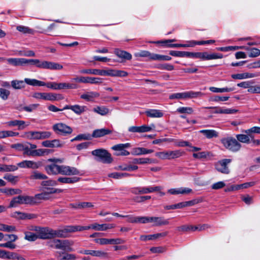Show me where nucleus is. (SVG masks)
<instances>
[{"instance_id":"nucleus-1","label":"nucleus","mask_w":260,"mask_h":260,"mask_svg":"<svg viewBox=\"0 0 260 260\" xmlns=\"http://www.w3.org/2000/svg\"><path fill=\"white\" fill-rule=\"evenodd\" d=\"M48 161L52 162L45 166V170L49 175H61L63 176H74L81 174V172L75 167L67 165H59L57 162L61 161L58 158H50Z\"/></svg>"},{"instance_id":"nucleus-2","label":"nucleus","mask_w":260,"mask_h":260,"mask_svg":"<svg viewBox=\"0 0 260 260\" xmlns=\"http://www.w3.org/2000/svg\"><path fill=\"white\" fill-rule=\"evenodd\" d=\"M47 244L50 248H54L57 249H61L67 251H72L73 250L71 247L73 243L69 240L54 239L48 241Z\"/></svg>"},{"instance_id":"nucleus-3","label":"nucleus","mask_w":260,"mask_h":260,"mask_svg":"<svg viewBox=\"0 0 260 260\" xmlns=\"http://www.w3.org/2000/svg\"><path fill=\"white\" fill-rule=\"evenodd\" d=\"M37 201L32 196H18L13 198L11 201L8 208H13L17 206L18 204L35 205Z\"/></svg>"},{"instance_id":"nucleus-4","label":"nucleus","mask_w":260,"mask_h":260,"mask_svg":"<svg viewBox=\"0 0 260 260\" xmlns=\"http://www.w3.org/2000/svg\"><path fill=\"white\" fill-rule=\"evenodd\" d=\"M91 154L96 157V160L104 164H111L113 158L111 154L106 149H97L91 151Z\"/></svg>"},{"instance_id":"nucleus-5","label":"nucleus","mask_w":260,"mask_h":260,"mask_svg":"<svg viewBox=\"0 0 260 260\" xmlns=\"http://www.w3.org/2000/svg\"><path fill=\"white\" fill-rule=\"evenodd\" d=\"M221 142L226 149L233 152L239 151L241 148V144L237 139L232 137L222 138Z\"/></svg>"},{"instance_id":"nucleus-6","label":"nucleus","mask_w":260,"mask_h":260,"mask_svg":"<svg viewBox=\"0 0 260 260\" xmlns=\"http://www.w3.org/2000/svg\"><path fill=\"white\" fill-rule=\"evenodd\" d=\"M184 154V151L181 150H175L157 152L155 155L161 159H173L179 158Z\"/></svg>"},{"instance_id":"nucleus-7","label":"nucleus","mask_w":260,"mask_h":260,"mask_svg":"<svg viewBox=\"0 0 260 260\" xmlns=\"http://www.w3.org/2000/svg\"><path fill=\"white\" fill-rule=\"evenodd\" d=\"M52 129L56 134L64 136L70 135L73 132V129L71 127L61 122L54 124Z\"/></svg>"},{"instance_id":"nucleus-8","label":"nucleus","mask_w":260,"mask_h":260,"mask_svg":"<svg viewBox=\"0 0 260 260\" xmlns=\"http://www.w3.org/2000/svg\"><path fill=\"white\" fill-rule=\"evenodd\" d=\"M232 162L231 159H223L218 161L215 164V169L219 172L224 174H229L230 170L228 166Z\"/></svg>"},{"instance_id":"nucleus-9","label":"nucleus","mask_w":260,"mask_h":260,"mask_svg":"<svg viewBox=\"0 0 260 260\" xmlns=\"http://www.w3.org/2000/svg\"><path fill=\"white\" fill-rule=\"evenodd\" d=\"M52 133L49 131H30L27 133L30 139L42 140L51 137Z\"/></svg>"},{"instance_id":"nucleus-10","label":"nucleus","mask_w":260,"mask_h":260,"mask_svg":"<svg viewBox=\"0 0 260 260\" xmlns=\"http://www.w3.org/2000/svg\"><path fill=\"white\" fill-rule=\"evenodd\" d=\"M71 81L83 83L100 84L102 82V79L98 77L80 76L72 79Z\"/></svg>"},{"instance_id":"nucleus-11","label":"nucleus","mask_w":260,"mask_h":260,"mask_svg":"<svg viewBox=\"0 0 260 260\" xmlns=\"http://www.w3.org/2000/svg\"><path fill=\"white\" fill-rule=\"evenodd\" d=\"M52 229L48 227L39 226L37 233L38 239L47 240L52 239Z\"/></svg>"},{"instance_id":"nucleus-12","label":"nucleus","mask_w":260,"mask_h":260,"mask_svg":"<svg viewBox=\"0 0 260 260\" xmlns=\"http://www.w3.org/2000/svg\"><path fill=\"white\" fill-rule=\"evenodd\" d=\"M162 189L160 186L137 187L135 189L136 194H145L159 191Z\"/></svg>"},{"instance_id":"nucleus-13","label":"nucleus","mask_w":260,"mask_h":260,"mask_svg":"<svg viewBox=\"0 0 260 260\" xmlns=\"http://www.w3.org/2000/svg\"><path fill=\"white\" fill-rule=\"evenodd\" d=\"M11 216L19 220L31 219L37 217V215L36 214L21 212L19 211L13 212Z\"/></svg>"},{"instance_id":"nucleus-14","label":"nucleus","mask_w":260,"mask_h":260,"mask_svg":"<svg viewBox=\"0 0 260 260\" xmlns=\"http://www.w3.org/2000/svg\"><path fill=\"white\" fill-rule=\"evenodd\" d=\"M6 124L7 126L10 127L17 126L18 130H23L26 126L29 125V123L28 122L27 124H26L25 121L24 120H13L7 121V122H6Z\"/></svg>"},{"instance_id":"nucleus-15","label":"nucleus","mask_w":260,"mask_h":260,"mask_svg":"<svg viewBox=\"0 0 260 260\" xmlns=\"http://www.w3.org/2000/svg\"><path fill=\"white\" fill-rule=\"evenodd\" d=\"M116 226L115 224H100L98 223H94L91 224V225L86 226V227H88L89 230L90 229L100 231H106L108 229H113Z\"/></svg>"},{"instance_id":"nucleus-16","label":"nucleus","mask_w":260,"mask_h":260,"mask_svg":"<svg viewBox=\"0 0 260 260\" xmlns=\"http://www.w3.org/2000/svg\"><path fill=\"white\" fill-rule=\"evenodd\" d=\"M222 58H223V55L221 53H213L209 54L207 52H201L200 59L203 60L221 59Z\"/></svg>"},{"instance_id":"nucleus-17","label":"nucleus","mask_w":260,"mask_h":260,"mask_svg":"<svg viewBox=\"0 0 260 260\" xmlns=\"http://www.w3.org/2000/svg\"><path fill=\"white\" fill-rule=\"evenodd\" d=\"M42 145L46 147L55 148L62 147L63 143L61 142L59 139H54L53 140H46L42 142Z\"/></svg>"},{"instance_id":"nucleus-18","label":"nucleus","mask_w":260,"mask_h":260,"mask_svg":"<svg viewBox=\"0 0 260 260\" xmlns=\"http://www.w3.org/2000/svg\"><path fill=\"white\" fill-rule=\"evenodd\" d=\"M63 68V66L58 63L43 61L42 69L51 70H60Z\"/></svg>"},{"instance_id":"nucleus-19","label":"nucleus","mask_w":260,"mask_h":260,"mask_svg":"<svg viewBox=\"0 0 260 260\" xmlns=\"http://www.w3.org/2000/svg\"><path fill=\"white\" fill-rule=\"evenodd\" d=\"M87 108L86 106H81L79 105H66L63 107V109H70L72 110L74 113L78 115H80L86 110Z\"/></svg>"},{"instance_id":"nucleus-20","label":"nucleus","mask_w":260,"mask_h":260,"mask_svg":"<svg viewBox=\"0 0 260 260\" xmlns=\"http://www.w3.org/2000/svg\"><path fill=\"white\" fill-rule=\"evenodd\" d=\"M192 192V189L187 187H180L178 188H171L168 190V192L171 194H188Z\"/></svg>"},{"instance_id":"nucleus-21","label":"nucleus","mask_w":260,"mask_h":260,"mask_svg":"<svg viewBox=\"0 0 260 260\" xmlns=\"http://www.w3.org/2000/svg\"><path fill=\"white\" fill-rule=\"evenodd\" d=\"M80 180V178L78 177H59L56 181L63 184H74L78 182Z\"/></svg>"},{"instance_id":"nucleus-22","label":"nucleus","mask_w":260,"mask_h":260,"mask_svg":"<svg viewBox=\"0 0 260 260\" xmlns=\"http://www.w3.org/2000/svg\"><path fill=\"white\" fill-rule=\"evenodd\" d=\"M240 48L248 52L249 57H256L260 55V50L257 48L247 46H242Z\"/></svg>"},{"instance_id":"nucleus-23","label":"nucleus","mask_w":260,"mask_h":260,"mask_svg":"<svg viewBox=\"0 0 260 260\" xmlns=\"http://www.w3.org/2000/svg\"><path fill=\"white\" fill-rule=\"evenodd\" d=\"M112 131L107 128L96 129L93 131L92 138H100L106 135L110 134Z\"/></svg>"},{"instance_id":"nucleus-24","label":"nucleus","mask_w":260,"mask_h":260,"mask_svg":"<svg viewBox=\"0 0 260 260\" xmlns=\"http://www.w3.org/2000/svg\"><path fill=\"white\" fill-rule=\"evenodd\" d=\"M152 149H147L143 147H136L132 149L131 153L133 155H141L152 153Z\"/></svg>"},{"instance_id":"nucleus-25","label":"nucleus","mask_w":260,"mask_h":260,"mask_svg":"<svg viewBox=\"0 0 260 260\" xmlns=\"http://www.w3.org/2000/svg\"><path fill=\"white\" fill-rule=\"evenodd\" d=\"M64 228L68 235V233H73L77 231H82L84 230H89L88 227H86V226L80 225H68L65 226Z\"/></svg>"},{"instance_id":"nucleus-26","label":"nucleus","mask_w":260,"mask_h":260,"mask_svg":"<svg viewBox=\"0 0 260 260\" xmlns=\"http://www.w3.org/2000/svg\"><path fill=\"white\" fill-rule=\"evenodd\" d=\"M6 61L9 64L15 67L24 66V58H8Z\"/></svg>"},{"instance_id":"nucleus-27","label":"nucleus","mask_w":260,"mask_h":260,"mask_svg":"<svg viewBox=\"0 0 260 260\" xmlns=\"http://www.w3.org/2000/svg\"><path fill=\"white\" fill-rule=\"evenodd\" d=\"M150 222H153L155 226H160L168 224V219H165L162 217H150Z\"/></svg>"},{"instance_id":"nucleus-28","label":"nucleus","mask_w":260,"mask_h":260,"mask_svg":"<svg viewBox=\"0 0 260 260\" xmlns=\"http://www.w3.org/2000/svg\"><path fill=\"white\" fill-rule=\"evenodd\" d=\"M114 53L118 57L123 58L126 60H131L132 58V55L131 54L126 52L125 51H123L120 50L119 49H115L114 50Z\"/></svg>"},{"instance_id":"nucleus-29","label":"nucleus","mask_w":260,"mask_h":260,"mask_svg":"<svg viewBox=\"0 0 260 260\" xmlns=\"http://www.w3.org/2000/svg\"><path fill=\"white\" fill-rule=\"evenodd\" d=\"M145 113L148 117L152 118H160L164 116L163 113L157 109H149L146 110Z\"/></svg>"},{"instance_id":"nucleus-30","label":"nucleus","mask_w":260,"mask_h":260,"mask_svg":"<svg viewBox=\"0 0 260 260\" xmlns=\"http://www.w3.org/2000/svg\"><path fill=\"white\" fill-rule=\"evenodd\" d=\"M181 93L182 99L196 98L201 96L203 93L201 92L193 91H185Z\"/></svg>"},{"instance_id":"nucleus-31","label":"nucleus","mask_w":260,"mask_h":260,"mask_svg":"<svg viewBox=\"0 0 260 260\" xmlns=\"http://www.w3.org/2000/svg\"><path fill=\"white\" fill-rule=\"evenodd\" d=\"M79 86L75 83H58V90L61 89H77Z\"/></svg>"},{"instance_id":"nucleus-32","label":"nucleus","mask_w":260,"mask_h":260,"mask_svg":"<svg viewBox=\"0 0 260 260\" xmlns=\"http://www.w3.org/2000/svg\"><path fill=\"white\" fill-rule=\"evenodd\" d=\"M168 234V232H163L161 233H157L153 235H149L146 236H141L140 239L141 240L146 241L157 239L159 237H164Z\"/></svg>"},{"instance_id":"nucleus-33","label":"nucleus","mask_w":260,"mask_h":260,"mask_svg":"<svg viewBox=\"0 0 260 260\" xmlns=\"http://www.w3.org/2000/svg\"><path fill=\"white\" fill-rule=\"evenodd\" d=\"M43 61H41L37 59H26L24 58V66L25 65H34L36 67L42 69Z\"/></svg>"},{"instance_id":"nucleus-34","label":"nucleus","mask_w":260,"mask_h":260,"mask_svg":"<svg viewBox=\"0 0 260 260\" xmlns=\"http://www.w3.org/2000/svg\"><path fill=\"white\" fill-rule=\"evenodd\" d=\"M199 133L203 134L208 139L216 138L218 136V133L214 129H203L200 131Z\"/></svg>"},{"instance_id":"nucleus-35","label":"nucleus","mask_w":260,"mask_h":260,"mask_svg":"<svg viewBox=\"0 0 260 260\" xmlns=\"http://www.w3.org/2000/svg\"><path fill=\"white\" fill-rule=\"evenodd\" d=\"M155 160L149 158H135L132 160L134 164L144 165L154 163Z\"/></svg>"},{"instance_id":"nucleus-36","label":"nucleus","mask_w":260,"mask_h":260,"mask_svg":"<svg viewBox=\"0 0 260 260\" xmlns=\"http://www.w3.org/2000/svg\"><path fill=\"white\" fill-rule=\"evenodd\" d=\"M63 96L60 94L46 93L45 100L55 101L62 100Z\"/></svg>"},{"instance_id":"nucleus-37","label":"nucleus","mask_w":260,"mask_h":260,"mask_svg":"<svg viewBox=\"0 0 260 260\" xmlns=\"http://www.w3.org/2000/svg\"><path fill=\"white\" fill-rule=\"evenodd\" d=\"M24 82L29 85L33 86H44V82L35 79L25 78Z\"/></svg>"},{"instance_id":"nucleus-38","label":"nucleus","mask_w":260,"mask_h":260,"mask_svg":"<svg viewBox=\"0 0 260 260\" xmlns=\"http://www.w3.org/2000/svg\"><path fill=\"white\" fill-rule=\"evenodd\" d=\"M18 132H15L12 131H0V139H4L7 137H13L19 136Z\"/></svg>"},{"instance_id":"nucleus-39","label":"nucleus","mask_w":260,"mask_h":260,"mask_svg":"<svg viewBox=\"0 0 260 260\" xmlns=\"http://www.w3.org/2000/svg\"><path fill=\"white\" fill-rule=\"evenodd\" d=\"M80 73L81 74L97 75L103 76V70L100 69H84L81 70Z\"/></svg>"},{"instance_id":"nucleus-40","label":"nucleus","mask_w":260,"mask_h":260,"mask_svg":"<svg viewBox=\"0 0 260 260\" xmlns=\"http://www.w3.org/2000/svg\"><path fill=\"white\" fill-rule=\"evenodd\" d=\"M31 179H38V180H46L48 178V176L45 174L39 172V171H35L32 173L30 176Z\"/></svg>"},{"instance_id":"nucleus-41","label":"nucleus","mask_w":260,"mask_h":260,"mask_svg":"<svg viewBox=\"0 0 260 260\" xmlns=\"http://www.w3.org/2000/svg\"><path fill=\"white\" fill-rule=\"evenodd\" d=\"M52 238L55 237L58 238H66L68 237V234L66 233L64 228L62 230H54L52 229Z\"/></svg>"},{"instance_id":"nucleus-42","label":"nucleus","mask_w":260,"mask_h":260,"mask_svg":"<svg viewBox=\"0 0 260 260\" xmlns=\"http://www.w3.org/2000/svg\"><path fill=\"white\" fill-rule=\"evenodd\" d=\"M99 96L100 94L98 92L91 91L82 94L81 98L87 101H90L92 99L99 97Z\"/></svg>"},{"instance_id":"nucleus-43","label":"nucleus","mask_w":260,"mask_h":260,"mask_svg":"<svg viewBox=\"0 0 260 260\" xmlns=\"http://www.w3.org/2000/svg\"><path fill=\"white\" fill-rule=\"evenodd\" d=\"M137 57H148L149 60H154V53H151L148 51H141L135 54Z\"/></svg>"},{"instance_id":"nucleus-44","label":"nucleus","mask_w":260,"mask_h":260,"mask_svg":"<svg viewBox=\"0 0 260 260\" xmlns=\"http://www.w3.org/2000/svg\"><path fill=\"white\" fill-rule=\"evenodd\" d=\"M167 46L170 48L193 47L192 40L187 41L185 44H169Z\"/></svg>"},{"instance_id":"nucleus-45","label":"nucleus","mask_w":260,"mask_h":260,"mask_svg":"<svg viewBox=\"0 0 260 260\" xmlns=\"http://www.w3.org/2000/svg\"><path fill=\"white\" fill-rule=\"evenodd\" d=\"M24 80H14L11 82V86L15 89H21L25 87Z\"/></svg>"},{"instance_id":"nucleus-46","label":"nucleus","mask_w":260,"mask_h":260,"mask_svg":"<svg viewBox=\"0 0 260 260\" xmlns=\"http://www.w3.org/2000/svg\"><path fill=\"white\" fill-rule=\"evenodd\" d=\"M209 90L213 92H215V93L221 92H221L233 91L235 90V88H234V87L217 88V87H210L209 88Z\"/></svg>"},{"instance_id":"nucleus-47","label":"nucleus","mask_w":260,"mask_h":260,"mask_svg":"<svg viewBox=\"0 0 260 260\" xmlns=\"http://www.w3.org/2000/svg\"><path fill=\"white\" fill-rule=\"evenodd\" d=\"M93 111L102 116L106 115L109 112V109L105 106H98Z\"/></svg>"},{"instance_id":"nucleus-48","label":"nucleus","mask_w":260,"mask_h":260,"mask_svg":"<svg viewBox=\"0 0 260 260\" xmlns=\"http://www.w3.org/2000/svg\"><path fill=\"white\" fill-rule=\"evenodd\" d=\"M93 256H96L99 257H103V258H108V253L104 252L102 250H90V254Z\"/></svg>"},{"instance_id":"nucleus-49","label":"nucleus","mask_w":260,"mask_h":260,"mask_svg":"<svg viewBox=\"0 0 260 260\" xmlns=\"http://www.w3.org/2000/svg\"><path fill=\"white\" fill-rule=\"evenodd\" d=\"M14 252L0 249V258L3 259H12Z\"/></svg>"},{"instance_id":"nucleus-50","label":"nucleus","mask_w":260,"mask_h":260,"mask_svg":"<svg viewBox=\"0 0 260 260\" xmlns=\"http://www.w3.org/2000/svg\"><path fill=\"white\" fill-rule=\"evenodd\" d=\"M3 192L8 196H13L21 193L22 190L18 188H7L5 189Z\"/></svg>"},{"instance_id":"nucleus-51","label":"nucleus","mask_w":260,"mask_h":260,"mask_svg":"<svg viewBox=\"0 0 260 260\" xmlns=\"http://www.w3.org/2000/svg\"><path fill=\"white\" fill-rule=\"evenodd\" d=\"M39 106V104H31L27 106H24V107H22V108H18V110L20 111H25L27 112H31L36 110Z\"/></svg>"},{"instance_id":"nucleus-52","label":"nucleus","mask_w":260,"mask_h":260,"mask_svg":"<svg viewBox=\"0 0 260 260\" xmlns=\"http://www.w3.org/2000/svg\"><path fill=\"white\" fill-rule=\"evenodd\" d=\"M130 175L126 173H119L114 172L110 173L108 175V176L111 178L114 179H121L123 177H128Z\"/></svg>"},{"instance_id":"nucleus-53","label":"nucleus","mask_w":260,"mask_h":260,"mask_svg":"<svg viewBox=\"0 0 260 260\" xmlns=\"http://www.w3.org/2000/svg\"><path fill=\"white\" fill-rule=\"evenodd\" d=\"M92 136L89 134H80L77 136L75 138L71 140V142L74 141H80L82 140H91Z\"/></svg>"},{"instance_id":"nucleus-54","label":"nucleus","mask_w":260,"mask_h":260,"mask_svg":"<svg viewBox=\"0 0 260 260\" xmlns=\"http://www.w3.org/2000/svg\"><path fill=\"white\" fill-rule=\"evenodd\" d=\"M24 239L29 241H35L38 239L37 233L35 234L30 232H25L24 233Z\"/></svg>"},{"instance_id":"nucleus-55","label":"nucleus","mask_w":260,"mask_h":260,"mask_svg":"<svg viewBox=\"0 0 260 260\" xmlns=\"http://www.w3.org/2000/svg\"><path fill=\"white\" fill-rule=\"evenodd\" d=\"M237 140L241 143H249L250 139L248 136L244 134H238L236 136Z\"/></svg>"},{"instance_id":"nucleus-56","label":"nucleus","mask_w":260,"mask_h":260,"mask_svg":"<svg viewBox=\"0 0 260 260\" xmlns=\"http://www.w3.org/2000/svg\"><path fill=\"white\" fill-rule=\"evenodd\" d=\"M169 54L175 57H187V52L171 50L169 52Z\"/></svg>"},{"instance_id":"nucleus-57","label":"nucleus","mask_w":260,"mask_h":260,"mask_svg":"<svg viewBox=\"0 0 260 260\" xmlns=\"http://www.w3.org/2000/svg\"><path fill=\"white\" fill-rule=\"evenodd\" d=\"M4 178L13 184H16L18 181V177L12 174H6Z\"/></svg>"},{"instance_id":"nucleus-58","label":"nucleus","mask_w":260,"mask_h":260,"mask_svg":"<svg viewBox=\"0 0 260 260\" xmlns=\"http://www.w3.org/2000/svg\"><path fill=\"white\" fill-rule=\"evenodd\" d=\"M16 29L19 31L21 32L23 34H32L34 33V30L27 26L19 25L17 26Z\"/></svg>"},{"instance_id":"nucleus-59","label":"nucleus","mask_w":260,"mask_h":260,"mask_svg":"<svg viewBox=\"0 0 260 260\" xmlns=\"http://www.w3.org/2000/svg\"><path fill=\"white\" fill-rule=\"evenodd\" d=\"M18 168L15 165H8L3 164V172H14L17 171Z\"/></svg>"},{"instance_id":"nucleus-60","label":"nucleus","mask_w":260,"mask_h":260,"mask_svg":"<svg viewBox=\"0 0 260 260\" xmlns=\"http://www.w3.org/2000/svg\"><path fill=\"white\" fill-rule=\"evenodd\" d=\"M193 111L192 108L188 107H181L177 109V112L181 114L187 113L190 114L192 113Z\"/></svg>"},{"instance_id":"nucleus-61","label":"nucleus","mask_w":260,"mask_h":260,"mask_svg":"<svg viewBox=\"0 0 260 260\" xmlns=\"http://www.w3.org/2000/svg\"><path fill=\"white\" fill-rule=\"evenodd\" d=\"M41 185L42 186H54L57 185V182L56 180L52 179H49L47 180H44L41 182Z\"/></svg>"},{"instance_id":"nucleus-62","label":"nucleus","mask_w":260,"mask_h":260,"mask_svg":"<svg viewBox=\"0 0 260 260\" xmlns=\"http://www.w3.org/2000/svg\"><path fill=\"white\" fill-rule=\"evenodd\" d=\"M48 150L46 149H38L34 150L32 152L33 156H43L48 153Z\"/></svg>"},{"instance_id":"nucleus-63","label":"nucleus","mask_w":260,"mask_h":260,"mask_svg":"<svg viewBox=\"0 0 260 260\" xmlns=\"http://www.w3.org/2000/svg\"><path fill=\"white\" fill-rule=\"evenodd\" d=\"M35 200L36 201L37 200H46L49 199V196H48V193L46 191L43 192L41 193L36 194L35 197H33Z\"/></svg>"},{"instance_id":"nucleus-64","label":"nucleus","mask_w":260,"mask_h":260,"mask_svg":"<svg viewBox=\"0 0 260 260\" xmlns=\"http://www.w3.org/2000/svg\"><path fill=\"white\" fill-rule=\"evenodd\" d=\"M10 94V91L5 88H0V97L3 100H7Z\"/></svg>"}]
</instances>
